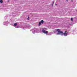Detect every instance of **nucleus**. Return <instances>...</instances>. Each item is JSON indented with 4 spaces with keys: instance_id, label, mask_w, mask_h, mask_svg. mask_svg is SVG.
I'll use <instances>...</instances> for the list:
<instances>
[{
    "instance_id": "nucleus-11",
    "label": "nucleus",
    "mask_w": 77,
    "mask_h": 77,
    "mask_svg": "<svg viewBox=\"0 0 77 77\" xmlns=\"http://www.w3.org/2000/svg\"><path fill=\"white\" fill-rule=\"evenodd\" d=\"M44 29H46V28H44Z\"/></svg>"
},
{
    "instance_id": "nucleus-6",
    "label": "nucleus",
    "mask_w": 77,
    "mask_h": 77,
    "mask_svg": "<svg viewBox=\"0 0 77 77\" xmlns=\"http://www.w3.org/2000/svg\"><path fill=\"white\" fill-rule=\"evenodd\" d=\"M17 25V23H14V26H16Z\"/></svg>"
},
{
    "instance_id": "nucleus-5",
    "label": "nucleus",
    "mask_w": 77,
    "mask_h": 77,
    "mask_svg": "<svg viewBox=\"0 0 77 77\" xmlns=\"http://www.w3.org/2000/svg\"><path fill=\"white\" fill-rule=\"evenodd\" d=\"M0 2L1 3H3V0H0Z\"/></svg>"
},
{
    "instance_id": "nucleus-3",
    "label": "nucleus",
    "mask_w": 77,
    "mask_h": 77,
    "mask_svg": "<svg viewBox=\"0 0 77 77\" xmlns=\"http://www.w3.org/2000/svg\"><path fill=\"white\" fill-rule=\"evenodd\" d=\"M41 24V21H40L39 23L38 26H40Z\"/></svg>"
},
{
    "instance_id": "nucleus-10",
    "label": "nucleus",
    "mask_w": 77,
    "mask_h": 77,
    "mask_svg": "<svg viewBox=\"0 0 77 77\" xmlns=\"http://www.w3.org/2000/svg\"><path fill=\"white\" fill-rule=\"evenodd\" d=\"M53 4H54V2H53Z\"/></svg>"
},
{
    "instance_id": "nucleus-7",
    "label": "nucleus",
    "mask_w": 77,
    "mask_h": 77,
    "mask_svg": "<svg viewBox=\"0 0 77 77\" xmlns=\"http://www.w3.org/2000/svg\"><path fill=\"white\" fill-rule=\"evenodd\" d=\"M71 20L72 21H73V19L72 18H71Z\"/></svg>"
},
{
    "instance_id": "nucleus-1",
    "label": "nucleus",
    "mask_w": 77,
    "mask_h": 77,
    "mask_svg": "<svg viewBox=\"0 0 77 77\" xmlns=\"http://www.w3.org/2000/svg\"><path fill=\"white\" fill-rule=\"evenodd\" d=\"M57 32H58L57 35H61L62 36L63 35L65 36H66L68 35V32H67L66 31L64 33H63L62 31H60V29H57Z\"/></svg>"
},
{
    "instance_id": "nucleus-9",
    "label": "nucleus",
    "mask_w": 77,
    "mask_h": 77,
    "mask_svg": "<svg viewBox=\"0 0 77 77\" xmlns=\"http://www.w3.org/2000/svg\"><path fill=\"white\" fill-rule=\"evenodd\" d=\"M55 6H57V4H55Z\"/></svg>"
},
{
    "instance_id": "nucleus-13",
    "label": "nucleus",
    "mask_w": 77,
    "mask_h": 77,
    "mask_svg": "<svg viewBox=\"0 0 77 77\" xmlns=\"http://www.w3.org/2000/svg\"><path fill=\"white\" fill-rule=\"evenodd\" d=\"M52 5L53 6V4H52Z\"/></svg>"
},
{
    "instance_id": "nucleus-2",
    "label": "nucleus",
    "mask_w": 77,
    "mask_h": 77,
    "mask_svg": "<svg viewBox=\"0 0 77 77\" xmlns=\"http://www.w3.org/2000/svg\"><path fill=\"white\" fill-rule=\"evenodd\" d=\"M42 32H43V33H44L45 34H47L48 33V31H45V30H44V29H43L42 30Z\"/></svg>"
},
{
    "instance_id": "nucleus-4",
    "label": "nucleus",
    "mask_w": 77,
    "mask_h": 77,
    "mask_svg": "<svg viewBox=\"0 0 77 77\" xmlns=\"http://www.w3.org/2000/svg\"><path fill=\"white\" fill-rule=\"evenodd\" d=\"M41 22L42 24H43V23H44V20H42L41 21Z\"/></svg>"
},
{
    "instance_id": "nucleus-12",
    "label": "nucleus",
    "mask_w": 77,
    "mask_h": 77,
    "mask_svg": "<svg viewBox=\"0 0 77 77\" xmlns=\"http://www.w3.org/2000/svg\"><path fill=\"white\" fill-rule=\"evenodd\" d=\"M66 1H67V2H68V0H66Z\"/></svg>"
},
{
    "instance_id": "nucleus-8",
    "label": "nucleus",
    "mask_w": 77,
    "mask_h": 77,
    "mask_svg": "<svg viewBox=\"0 0 77 77\" xmlns=\"http://www.w3.org/2000/svg\"><path fill=\"white\" fill-rule=\"evenodd\" d=\"M29 20V17H28V20Z\"/></svg>"
}]
</instances>
